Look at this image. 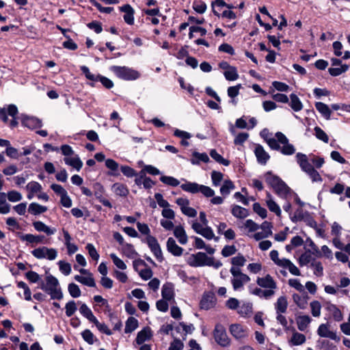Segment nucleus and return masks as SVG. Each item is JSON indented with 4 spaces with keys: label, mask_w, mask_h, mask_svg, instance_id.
Instances as JSON below:
<instances>
[{
    "label": "nucleus",
    "mask_w": 350,
    "mask_h": 350,
    "mask_svg": "<svg viewBox=\"0 0 350 350\" xmlns=\"http://www.w3.org/2000/svg\"><path fill=\"white\" fill-rule=\"evenodd\" d=\"M256 284L261 288H265V291H272L273 295H275L277 284L269 274H267L264 277H258Z\"/></svg>",
    "instance_id": "nucleus-12"
},
{
    "label": "nucleus",
    "mask_w": 350,
    "mask_h": 350,
    "mask_svg": "<svg viewBox=\"0 0 350 350\" xmlns=\"http://www.w3.org/2000/svg\"><path fill=\"white\" fill-rule=\"evenodd\" d=\"M214 338L216 342L221 347H226L230 345V339L227 335L225 327L221 324H217L213 332Z\"/></svg>",
    "instance_id": "nucleus-11"
},
{
    "label": "nucleus",
    "mask_w": 350,
    "mask_h": 350,
    "mask_svg": "<svg viewBox=\"0 0 350 350\" xmlns=\"http://www.w3.org/2000/svg\"><path fill=\"white\" fill-rule=\"evenodd\" d=\"M40 288L50 295L52 299L60 300L63 297L58 280L52 275L46 276V283L42 282Z\"/></svg>",
    "instance_id": "nucleus-3"
},
{
    "label": "nucleus",
    "mask_w": 350,
    "mask_h": 350,
    "mask_svg": "<svg viewBox=\"0 0 350 350\" xmlns=\"http://www.w3.org/2000/svg\"><path fill=\"white\" fill-rule=\"evenodd\" d=\"M287 297L285 295L279 297L274 304V308L276 313H285L288 308Z\"/></svg>",
    "instance_id": "nucleus-24"
},
{
    "label": "nucleus",
    "mask_w": 350,
    "mask_h": 350,
    "mask_svg": "<svg viewBox=\"0 0 350 350\" xmlns=\"http://www.w3.org/2000/svg\"><path fill=\"white\" fill-rule=\"evenodd\" d=\"M174 237L181 245H185L188 242V237L182 226H176L173 231Z\"/></svg>",
    "instance_id": "nucleus-23"
},
{
    "label": "nucleus",
    "mask_w": 350,
    "mask_h": 350,
    "mask_svg": "<svg viewBox=\"0 0 350 350\" xmlns=\"http://www.w3.org/2000/svg\"><path fill=\"white\" fill-rule=\"evenodd\" d=\"M65 163L68 165L72 166L75 168L77 171H79L82 166L83 162L80 159L78 155L75 154L71 157H67L64 159Z\"/></svg>",
    "instance_id": "nucleus-26"
},
{
    "label": "nucleus",
    "mask_w": 350,
    "mask_h": 350,
    "mask_svg": "<svg viewBox=\"0 0 350 350\" xmlns=\"http://www.w3.org/2000/svg\"><path fill=\"white\" fill-rule=\"evenodd\" d=\"M8 200L11 202L21 201L23 198L22 194L17 191L12 190L6 193Z\"/></svg>",
    "instance_id": "nucleus-55"
},
{
    "label": "nucleus",
    "mask_w": 350,
    "mask_h": 350,
    "mask_svg": "<svg viewBox=\"0 0 350 350\" xmlns=\"http://www.w3.org/2000/svg\"><path fill=\"white\" fill-rule=\"evenodd\" d=\"M317 334L322 338H329L334 340H339L336 332L330 329L329 323H322L317 329Z\"/></svg>",
    "instance_id": "nucleus-14"
},
{
    "label": "nucleus",
    "mask_w": 350,
    "mask_h": 350,
    "mask_svg": "<svg viewBox=\"0 0 350 350\" xmlns=\"http://www.w3.org/2000/svg\"><path fill=\"white\" fill-rule=\"evenodd\" d=\"M57 264L60 272L64 275H68L71 273L72 269L70 263L64 260H59Z\"/></svg>",
    "instance_id": "nucleus-52"
},
{
    "label": "nucleus",
    "mask_w": 350,
    "mask_h": 350,
    "mask_svg": "<svg viewBox=\"0 0 350 350\" xmlns=\"http://www.w3.org/2000/svg\"><path fill=\"white\" fill-rule=\"evenodd\" d=\"M32 255L38 259L53 260L57 256V251L55 248L42 246L31 251Z\"/></svg>",
    "instance_id": "nucleus-9"
},
{
    "label": "nucleus",
    "mask_w": 350,
    "mask_h": 350,
    "mask_svg": "<svg viewBox=\"0 0 350 350\" xmlns=\"http://www.w3.org/2000/svg\"><path fill=\"white\" fill-rule=\"evenodd\" d=\"M254 153L259 163L265 165L269 159V154L265 150L264 148L257 144L255 147Z\"/></svg>",
    "instance_id": "nucleus-20"
},
{
    "label": "nucleus",
    "mask_w": 350,
    "mask_h": 350,
    "mask_svg": "<svg viewBox=\"0 0 350 350\" xmlns=\"http://www.w3.org/2000/svg\"><path fill=\"white\" fill-rule=\"evenodd\" d=\"M152 336L150 329L149 327L144 328L138 332L136 338V342L138 345L143 344L145 341L149 340Z\"/></svg>",
    "instance_id": "nucleus-32"
},
{
    "label": "nucleus",
    "mask_w": 350,
    "mask_h": 350,
    "mask_svg": "<svg viewBox=\"0 0 350 350\" xmlns=\"http://www.w3.org/2000/svg\"><path fill=\"white\" fill-rule=\"evenodd\" d=\"M291 98V103L290 106L295 111H301L303 108V105L299 100V98L297 97V95L292 94L290 96Z\"/></svg>",
    "instance_id": "nucleus-43"
},
{
    "label": "nucleus",
    "mask_w": 350,
    "mask_h": 350,
    "mask_svg": "<svg viewBox=\"0 0 350 350\" xmlns=\"http://www.w3.org/2000/svg\"><path fill=\"white\" fill-rule=\"evenodd\" d=\"M20 239L22 241H25L28 243H41L42 241V237L41 236H36L31 234H21L20 236Z\"/></svg>",
    "instance_id": "nucleus-45"
},
{
    "label": "nucleus",
    "mask_w": 350,
    "mask_h": 350,
    "mask_svg": "<svg viewBox=\"0 0 350 350\" xmlns=\"http://www.w3.org/2000/svg\"><path fill=\"white\" fill-rule=\"evenodd\" d=\"M266 130L261 132V136L265 139L270 148L280 151L284 155H292L295 152L294 146L289 143L288 138L282 132H277L275 137H271Z\"/></svg>",
    "instance_id": "nucleus-1"
},
{
    "label": "nucleus",
    "mask_w": 350,
    "mask_h": 350,
    "mask_svg": "<svg viewBox=\"0 0 350 350\" xmlns=\"http://www.w3.org/2000/svg\"><path fill=\"white\" fill-rule=\"evenodd\" d=\"M138 327V321L134 317H129L125 325V333H131Z\"/></svg>",
    "instance_id": "nucleus-42"
},
{
    "label": "nucleus",
    "mask_w": 350,
    "mask_h": 350,
    "mask_svg": "<svg viewBox=\"0 0 350 350\" xmlns=\"http://www.w3.org/2000/svg\"><path fill=\"white\" fill-rule=\"evenodd\" d=\"M276 265L288 269L289 272L293 275L298 276L301 275V272L297 267L287 258H281V260Z\"/></svg>",
    "instance_id": "nucleus-17"
},
{
    "label": "nucleus",
    "mask_w": 350,
    "mask_h": 350,
    "mask_svg": "<svg viewBox=\"0 0 350 350\" xmlns=\"http://www.w3.org/2000/svg\"><path fill=\"white\" fill-rule=\"evenodd\" d=\"M146 242L155 258L159 262H161L163 260V254L157 239L151 235H148L146 238Z\"/></svg>",
    "instance_id": "nucleus-13"
},
{
    "label": "nucleus",
    "mask_w": 350,
    "mask_h": 350,
    "mask_svg": "<svg viewBox=\"0 0 350 350\" xmlns=\"http://www.w3.org/2000/svg\"><path fill=\"white\" fill-rule=\"evenodd\" d=\"M265 179L281 198L287 200L292 196L293 191L278 176L269 172L265 174Z\"/></svg>",
    "instance_id": "nucleus-2"
},
{
    "label": "nucleus",
    "mask_w": 350,
    "mask_h": 350,
    "mask_svg": "<svg viewBox=\"0 0 350 350\" xmlns=\"http://www.w3.org/2000/svg\"><path fill=\"white\" fill-rule=\"evenodd\" d=\"M28 211L31 214L36 215L46 212L47 211V207L36 202H33L29 204Z\"/></svg>",
    "instance_id": "nucleus-39"
},
{
    "label": "nucleus",
    "mask_w": 350,
    "mask_h": 350,
    "mask_svg": "<svg viewBox=\"0 0 350 350\" xmlns=\"http://www.w3.org/2000/svg\"><path fill=\"white\" fill-rule=\"evenodd\" d=\"M216 297L213 293H205L200 301V308L204 310H209L213 308L216 304Z\"/></svg>",
    "instance_id": "nucleus-16"
},
{
    "label": "nucleus",
    "mask_w": 350,
    "mask_h": 350,
    "mask_svg": "<svg viewBox=\"0 0 350 350\" xmlns=\"http://www.w3.org/2000/svg\"><path fill=\"white\" fill-rule=\"evenodd\" d=\"M296 158L300 167L306 173L311 171V170L314 168L312 165L309 163L308 157L306 154L299 152L296 154Z\"/></svg>",
    "instance_id": "nucleus-21"
},
{
    "label": "nucleus",
    "mask_w": 350,
    "mask_h": 350,
    "mask_svg": "<svg viewBox=\"0 0 350 350\" xmlns=\"http://www.w3.org/2000/svg\"><path fill=\"white\" fill-rule=\"evenodd\" d=\"M245 262L246 259L243 255L240 254L231 259V262L233 265V267H234L235 266L242 267L245 265Z\"/></svg>",
    "instance_id": "nucleus-64"
},
{
    "label": "nucleus",
    "mask_w": 350,
    "mask_h": 350,
    "mask_svg": "<svg viewBox=\"0 0 350 350\" xmlns=\"http://www.w3.org/2000/svg\"><path fill=\"white\" fill-rule=\"evenodd\" d=\"M266 204L270 211L274 213L278 217H281L282 211L280 206L274 201L272 196L269 193H267L266 196Z\"/></svg>",
    "instance_id": "nucleus-22"
},
{
    "label": "nucleus",
    "mask_w": 350,
    "mask_h": 350,
    "mask_svg": "<svg viewBox=\"0 0 350 350\" xmlns=\"http://www.w3.org/2000/svg\"><path fill=\"white\" fill-rule=\"evenodd\" d=\"M250 292L252 295H257L266 299H269L273 296L272 291H265L258 287L252 288V286H250Z\"/></svg>",
    "instance_id": "nucleus-29"
},
{
    "label": "nucleus",
    "mask_w": 350,
    "mask_h": 350,
    "mask_svg": "<svg viewBox=\"0 0 350 350\" xmlns=\"http://www.w3.org/2000/svg\"><path fill=\"white\" fill-rule=\"evenodd\" d=\"M211 157L219 163H221L225 166H228L230 162L224 159L215 150H211L210 152Z\"/></svg>",
    "instance_id": "nucleus-54"
},
{
    "label": "nucleus",
    "mask_w": 350,
    "mask_h": 350,
    "mask_svg": "<svg viewBox=\"0 0 350 350\" xmlns=\"http://www.w3.org/2000/svg\"><path fill=\"white\" fill-rule=\"evenodd\" d=\"M120 10L124 12V20L129 25H133L134 23V10L132 7L126 4L120 8Z\"/></svg>",
    "instance_id": "nucleus-25"
},
{
    "label": "nucleus",
    "mask_w": 350,
    "mask_h": 350,
    "mask_svg": "<svg viewBox=\"0 0 350 350\" xmlns=\"http://www.w3.org/2000/svg\"><path fill=\"white\" fill-rule=\"evenodd\" d=\"M234 185L233 183L230 180H226L220 188V193L224 196H227L230 194L231 190L234 189Z\"/></svg>",
    "instance_id": "nucleus-44"
},
{
    "label": "nucleus",
    "mask_w": 350,
    "mask_h": 350,
    "mask_svg": "<svg viewBox=\"0 0 350 350\" xmlns=\"http://www.w3.org/2000/svg\"><path fill=\"white\" fill-rule=\"evenodd\" d=\"M315 107L317 110L320 113H321L325 118H326L327 120H329L330 118L331 110L327 105L321 102H318L316 103Z\"/></svg>",
    "instance_id": "nucleus-36"
},
{
    "label": "nucleus",
    "mask_w": 350,
    "mask_h": 350,
    "mask_svg": "<svg viewBox=\"0 0 350 350\" xmlns=\"http://www.w3.org/2000/svg\"><path fill=\"white\" fill-rule=\"evenodd\" d=\"M162 298L169 301V302L174 301V286L171 283H165L162 286L161 290Z\"/></svg>",
    "instance_id": "nucleus-19"
},
{
    "label": "nucleus",
    "mask_w": 350,
    "mask_h": 350,
    "mask_svg": "<svg viewBox=\"0 0 350 350\" xmlns=\"http://www.w3.org/2000/svg\"><path fill=\"white\" fill-rule=\"evenodd\" d=\"M81 336L83 340L89 345H92L97 340L93 333L90 329H85L81 333Z\"/></svg>",
    "instance_id": "nucleus-51"
},
{
    "label": "nucleus",
    "mask_w": 350,
    "mask_h": 350,
    "mask_svg": "<svg viewBox=\"0 0 350 350\" xmlns=\"http://www.w3.org/2000/svg\"><path fill=\"white\" fill-rule=\"evenodd\" d=\"M242 88L241 84H238L234 86H231L228 88V95L229 97L232 98V103L234 105L237 104V101L234 99L239 94V90Z\"/></svg>",
    "instance_id": "nucleus-46"
},
{
    "label": "nucleus",
    "mask_w": 350,
    "mask_h": 350,
    "mask_svg": "<svg viewBox=\"0 0 350 350\" xmlns=\"http://www.w3.org/2000/svg\"><path fill=\"white\" fill-rule=\"evenodd\" d=\"M291 342L294 345H300L306 342V336L300 333L295 332L291 338Z\"/></svg>",
    "instance_id": "nucleus-58"
},
{
    "label": "nucleus",
    "mask_w": 350,
    "mask_h": 350,
    "mask_svg": "<svg viewBox=\"0 0 350 350\" xmlns=\"http://www.w3.org/2000/svg\"><path fill=\"white\" fill-rule=\"evenodd\" d=\"M181 189L191 193H202L205 197H213L215 191L211 187L203 185H199L196 183L187 182L180 185Z\"/></svg>",
    "instance_id": "nucleus-4"
},
{
    "label": "nucleus",
    "mask_w": 350,
    "mask_h": 350,
    "mask_svg": "<svg viewBox=\"0 0 350 350\" xmlns=\"http://www.w3.org/2000/svg\"><path fill=\"white\" fill-rule=\"evenodd\" d=\"M118 78L123 80H135L139 77V73L126 66H113L110 68Z\"/></svg>",
    "instance_id": "nucleus-7"
},
{
    "label": "nucleus",
    "mask_w": 350,
    "mask_h": 350,
    "mask_svg": "<svg viewBox=\"0 0 350 350\" xmlns=\"http://www.w3.org/2000/svg\"><path fill=\"white\" fill-rule=\"evenodd\" d=\"M112 191L117 196L121 197H126L129 194V189L125 185L120 183H114L112 185Z\"/></svg>",
    "instance_id": "nucleus-33"
},
{
    "label": "nucleus",
    "mask_w": 350,
    "mask_h": 350,
    "mask_svg": "<svg viewBox=\"0 0 350 350\" xmlns=\"http://www.w3.org/2000/svg\"><path fill=\"white\" fill-rule=\"evenodd\" d=\"M187 263L191 267H203L213 264V257H208L204 252L190 254L186 259Z\"/></svg>",
    "instance_id": "nucleus-5"
},
{
    "label": "nucleus",
    "mask_w": 350,
    "mask_h": 350,
    "mask_svg": "<svg viewBox=\"0 0 350 350\" xmlns=\"http://www.w3.org/2000/svg\"><path fill=\"white\" fill-rule=\"evenodd\" d=\"M75 280L88 286L94 287L96 286L94 279L93 278L92 274H90L87 276H81L77 275L75 276Z\"/></svg>",
    "instance_id": "nucleus-35"
},
{
    "label": "nucleus",
    "mask_w": 350,
    "mask_h": 350,
    "mask_svg": "<svg viewBox=\"0 0 350 350\" xmlns=\"http://www.w3.org/2000/svg\"><path fill=\"white\" fill-rule=\"evenodd\" d=\"M66 314L68 317H72L77 311V308L74 300L69 301L65 306Z\"/></svg>",
    "instance_id": "nucleus-49"
},
{
    "label": "nucleus",
    "mask_w": 350,
    "mask_h": 350,
    "mask_svg": "<svg viewBox=\"0 0 350 350\" xmlns=\"http://www.w3.org/2000/svg\"><path fill=\"white\" fill-rule=\"evenodd\" d=\"M97 329L100 332H103L108 336H110L112 334L111 331L108 328V327L103 323H100L97 319L96 318L95 320L92 322Z\"/></svg>",
    "instance_id": "nucleus-60"
},
{
    "label": "nucleus",
    "mask_w": 350,
    "mask_h": 350,
    "mask_svg": "<svg viewBox=\"0 0 350 350\" xmlns=\"http://www.w3.org/2000/svg\"><path fill=\"white\" fill-rule=\"evenodd\" d=\"M160 180L164 184L173 187H176L180 184L179 180L172 176H162Z\"/></svg>",
    "instance_id": "nucleus-57"
},
{
    "label": "nucleus",
    "mask_w": 350,
    "mask_h": 350,
    "mask_svg": "<svg viewBox=\"0 0 350 350\" xmlns=\"http://www.w3.org/2000/svg\"><path fill=\"white\" fill-rule=\"evenodd\" d=\"M231 213L238 219H245L249 215L248 210L239 205L232 206Z\"/></svg>",
    "instance_id": "nucleus-28"
},
{
    "label": "nucleus",
    "mask_w": 350,
    "mask_h": 350,
    "mask_svg": "<svg viewBox=\"0 0 350 350\" xmlns=\"http://www.w3.org/2000/svg\"><path fill=\"white\" fill-rule=\"evenodd\" d=\"M230 271L232 275L231 283L234 291L241 289L245 284L250 281V278L243 273L238 267H232Z\"/></svg>",
    "instance_id": "nucleus-6"
},
{
    "label": "nucleus",
    "mask_w": 350,
    "mask_h": 350,
    "mask_svg": "<svg viewBox=\"0 0 350 350\" xmlns=\"http://www.w3.org/2000/svg\"><path fill=\"white\" fill-rule=\"evenodd\" d=\"M308 213V211L303 210L301 208H299L295 210L293 215H291L290 219L293 223H297L303 221Z\"/></svg>",
    "instance_id": "nucleus-37"
},
{
    "label": "nucleus",
    "mask_w": 350,
    "mask_h": 350,
    "mask_svg": "<svg viewBox=\"0 0 350 350\" xmlns=\"http://www.w3.org/2000/svg\"><path fill=\"white\" fill-rule=\"evenodd\" d=\"M80 313L88 319L90 322H93L96 317L93 314L92 310L88 308L85 304H82L79 308Z\"/></svg>",
    "instance_id": "nucleus-40"
},
{
    "label": "nucleus",
    "mask_w": 350,
    "mask_h": 350,
    "mask_svg": "<svg viewBox=\"0 0 350 350\" xmlns=\"http://www.w3.org/2000/svg\"><path fill=\"white\" fill-rule=\"evenodd\" d=\"M224 75L228 81H235L239 78L237 68L234 66L224 72Z\"/></svg>",
    "instance_id": "nucleus-47"
},
{
    "label": "nucleus",
    "mask_w": 350,
    "mask_h": 350,
    "mask_svg": "<svg viewBox=\"0 0 350 350\" xmlns=\"http://www.w3.org/2000/svg\"><path fill=\"white\" fill-rule=\"evenodd\" d=\"M93 189H94V194L98 200H99L103 197V196L105 189H104L103 186L100 183H94L93 185Z\"/></svg>",
    "instance_id": "nucleus-62"
},
{
    "label": "nucleus",
    "mask_w": 350,
    "mask_h": 350,
    "mask_svg": "<svg viewBox=\"0 0 350 350\" xmlns=\"http://www.w3.org/2000/svg\"><path fill=\"white\" fill-rule=\"evenodd\" d=\"M294 303L301 309H304L308 305V296L306 294L300 295L297 293H294L292 295Z\"/></svg>",
    "instance_id": "nucleus-31"
},
{
    "label": "nucleus",
    "mask_w": 350,
    "mask_h": 350,
    "mask_svg": "<svg viewBox=\"0 0 350 350\" xmlns=\"http://www.w3.org/2000/svg\"><path fill=\"white\" fill-rule=\"evenodd\" d=\"M310 267L313 268V273L315 275L321 277L323 274V267L321 262L314 260L311 262Z\"/></svg>",
    "instance_id": "nucleus-50"
},
{
    "label": "nucleus",
    "mask_w": 350,
    "mask_h": 350,
    "mask_svg": "<svg viewBox=\"0 0 350 350\" xmlns=\"http://www.w3.org/2000/svg\"><path fill=\"white\" fill-rule=\"evenodd\" d=\"M288 284L291 287L294 288L299 292L304 293V294H306L305 287L304 285H302L301 284L300 281L298 279H296V278L289 279L288 280Z\"/></svg>",
    "instance_id": "nucleus-48"
},
{
    "label": "nucleus",
    "mask_w": 350,
    "mask_h": 350,
    "mask_svg": "<svg viewBox=\"0 0 350 350\" xmlns=\"http://www.w3.org/2000/svg\"><path fill=\"white\" fill-rule=\"evenodd\" d=\"M81 70L85 75V77L88 79L92 81H100L103 85L107 89H111L113 87V83L111 80L102 75H95L91 73L90 69L87 66H82L81 67Z\"/></svg>",
    "instance_id": "nucleus-10"
},
{
    "label": "nucleus",
    "mask_w": 350,
    "mask_h": 350,
    "mask_svg": "<svg viewBox=\"0 0 350 350\" xmlns=\"http://www.w3.org/2000/svg\"><path fill=\"white\" fill-rule=\"evenodd\" d=\"M315 136L319 140L323 141L325 143H327L329 141V137L327 135L319 126H316L314 128Z\"/></svg>",
    "instance_id": "nucleus-63"
},
{
    "label": "nucleus",
    "mask_w": 350,
    "mask_h": 350,
    "mask_svg": "<svg viewBox=\"0 0 350 350\" xmlns=\"http://www.w3.org/2000/svg\"><path fill=\"white\" fill-rule=\"evenodd\" d=\"M34 228L38 232H43L47 235H52L55 233L56 230L55 228H51L46 226L44 223L40 221H34L33 223Z\"/></svg>",
    "instance_id": "nucleus-30"
},
{
    "label": "nucleus",
    "mask_w": 350,
    "mask_h": 350,
    "mask_svg": "<svg viewBox=\"0 0 350 350\" xmlns=\"http://www.w3.org/2000/svg\"><path fill=\"white\" fill-rule=\"evenodd\" d=\"M121 250L122 253L130 258H133L136 255L137 252H135L133 245L126 243L125 244H123V245L121 247Z\"/></svg>",
    "instance_id": "nucleus-41"
},
{
    "label": "nucleus",
    "mask_w": 350,
    "mask_h": 350,
    "mask_svg": "<svg viewBox=\"0 0 350 350\" xmlns=\"http://www.w3.org/2000/svg\"><path fill=\"white\" fill-rule=\"evenodd\" d=\"M167 250L174 256H180L183 253V248L178 246L172 238H168L166 243Z\"/></svg>",
    "instance_id": "nucleus-18"
},
{
    "label": "nucleus",
    "mask_w": 350,
    "mask_h": 350,
    "mask_svg": "<svg viewBox=\"0 0 350 350\" xmlns=\"http://www.w3.org/2000/svg\"><path fill=\"white\" fill-rule=\"evenodd\" d=\"M18 112V108L15 105H9L7 107L0 109V119L6 123L8 121V115L10 116L12 119L10 122V126L14 128L18 125V122L16 120Z\"/></svg>",
    "instance_id": "nucleus-8"
},
{
    "label": "nucleus",
    "mask_w": 350,
    "mask_h": 350,
    "mask_svg": "<svg viewBox=\"0 0 350 350\" xmlns=\"http://www.w3.org/2000/svg\"><path fill=\"white\" fill-rule=\"evenodd\" d=\"M229 331L232 336L237 340L245 338L248 335L247 327L238 323L232 324L230 326Z\"/></svg>",
    "instance_id": "nucleus-15"
},
{
    "label": "nucleus",
    "mask_w": 350,
    "mask_h": 350,
    "mask_svg": "<svg viewBox=\"0 0 350 350\" xmlns=\"http://www.w3.org/2000/svg\"><path fill=\"white\" fill-rule=\"evenodd\" d=\"M110 258H111L113 264L120 269L124 270L126 269V265L122 260L116 256L115 254H111Z\"/></svg>",
    "instance_id": "nucleus-61"
},
{
    "label": "nucleus",
    "mask_w": 350,
    "mask_h": 350,
    "mask_svg": "<svg viewBox=\"0 0 350 350\" xmlns=\"http://www.w3.org/2000/svg\"><path fill=\"white\" fill-rule=\"evenodd\" d=\"M192 156L193 158L191 160V162L193 165L199 164L200 161H202L204 163H208L209 161V157L206 153L194 152H193Z\"/></svg>",
    "instance_id": "nucleus-38"
},
{
    "label": "nucleus",
    "mask_w": 350,
    "mask_h": 350,
    "mask_svg": "<svg viewBox=\"0 0 350 350\" xmlns=\"http://www.w3.org/2000/svg\"><path fill=\"white\" fill-rule=\"evenodd\" d=\"M349 69V66L346 64L341 65L339 68H329V72L332 76H338L345 72Z\"/></svg>",
    "instance_id": "nucleus-59"
},
{
    "label": "nucleus",
    "mask_w": 350,
    "mask_h": 350,
    "mask_svg": "<svg viewBox=\"0 0 350 350\" xmlns=\"http://www.w3.org/2000/svg\"><path fill=\"white\" fill-rule=\"evenodd\" d=\"M312 319L308 315L299 316L296 319L297 327L300 331H305L309 324L310 323Z\"/></svg>",
    "instance_id": "nucleus-34"
},
{
    "label": "nucleus",
    "mask_w": 350,
    "mask_h": 350,
    "mask_svg": "<svg viewBox=\"0 0 350 350\" xmlns=\"http://www.w3.org/2000/svg\"><path fill=\"white\" fill-rule=\"evenodd\" d=\"M23 124L31 129L40 128L42 125V121L36 117H27L23 120Z\"/></svg>",
    "instance_id": "nucleus-27"
},
{
    "label": "nucleus",
    "mask_w": 350,
    "mask_h": 350,
    "mask_svg": "<svg viewBox=\"0 0 350 350\" xmlns=\"http://www.w3.org/2000/svg\"><path fill=\"white\" fill-rule=\"evenodd\" d=\"M68 292H69L70 296L74 298H77L81 296V290H80L79 287L78 286V285H77L75 283L69 284V285L68 286Z\"/></svg>",
    "instance_id": "nucleus-56"
},
{
    "label": "nucleus",
    "mask_w": 350,
    "mask_h": 350,
    "mask_svg": "<svg viewBox=\"0 0 350 350\" xmlns=\"http://www.w3.org/2000/svg\"><path fill=\"white\" fill-rule=\"evenodd\" d=\"M311 313L313 317H319L321 315V305L318 301H312L310 304Z\"/></svg>",
    "instance_id": "nucleus-53"
}]
</instances>
